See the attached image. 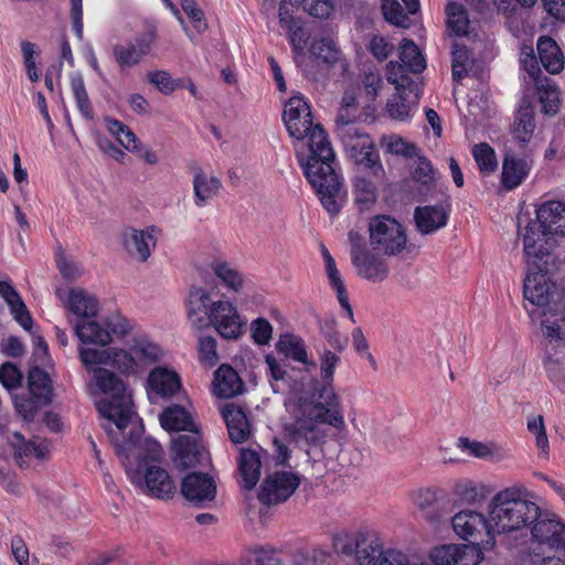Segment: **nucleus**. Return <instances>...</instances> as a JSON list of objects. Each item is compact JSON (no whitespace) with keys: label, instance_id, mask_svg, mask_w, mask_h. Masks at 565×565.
<instances>
[{"label":"nucleus","instance_id":"obj_1","mask_svg":"<svg viewBox=\"0 0 565 565\" xmlns=\"http://www.w3.org/2000/svg\"><path fill=\"white\" fill-rule=\"evenodd\" d=\"M282 121L290 137L308 138L309 154L296 153L307 181L310 183L324 210L335 216L341 211L337 198L342 179L335 171V153L321 124H313L311 108L301 95L291 96L285 104Z\"/></svg>","mask_w":565,"mask_h":565},{"label":"nucleus","instance_id":"obj_2","mask_svg":"<svg viewBox=\"0 0 565 565\" xmlns=\"http://www.w3.org/2000/svg\"><path fill=\"white\" fill-rule=\"evenodd\" d=\"M341 359L326 350L321 355V381H315L312 391L298 398L292 422L284 425V434L289 443L307 454L311 447L320 446L326 434L319 425H328L337 430L345 427L343 406L333 387V376Z\"/></svg>","mask_w":565,"mask_h":565},{"label":"nucleus","instance_id":"obj_3","mask_svg":"<svg viewBox=\"0 0 565 565\" xmlns=\"http://www.w3.org/2000/svg\"><path fill=\"white\" fill-rule=\"evenodd\" d=\"M541 515L540 507L530 499L524 486L508 487L493 495L489 504L490 531L495 535L526 536L529 527Z\"/></svg>","mask_w":565,"mask_h":565},{"label":"nucleus","instance_id":"obj_4","mask_svg":"<svg viewBox=\"0 0 565 565\" xmlns=\"http://www.w3.org/2000/svg\"><path fill=\"white\" fill-rule=\"evenodd\" d=\"M548 265L537 268L527 266V275L523 284L524 298L537 307L529 311L532 318L541 317L543 334L551 342L565 343V306L553 302L555 285L548 276Z\"/></svg>","mask_w":565,"mask_h":565},{"label":"nucleus","instance_id":"obj_5","mask_svg":"<svg viewBox=\"0 0 565 565\" xmlns=\"http://www.w3.org/2000/svg\"><path fill=\"white\" fill-rule=\"evenodd\" d=\"M188 317L196 329L213 326L224 339L236 340L242 334L243 322L231 301H212L202 287H191L186 300Z\"/></svg>","mask_w":565,"mask_h":565},{"label":"nucleus","instance_id":"obj_6","mask_svg":"<svg viewBox=\"0 0 565 565\" xmlns=\"http://www.w3.org/2000/svg\"><path fill=\"white\" fill-rule=\"evenodd\" d=\"M529 530L532 546L527 552L533 563L565 565V524L540 515Z\"/></svg>","mask_w":565,"mask_h":565},{"label":"nucleus","instance_id":"obj_7","mask_svg":"<svg viewBox=\"0 0 565 565\" xmlns=\"http://www.w3.org/2000/svg\"><path fill=\"white\" fill-rule=\"evenodd\" d=\"M96 384L99 390L109 395L97 404L99 414L113 422L119 430H125L134 415L131 396L121 377L107 369L95 371Z\"/></svg>","mask_w":565,"mask_h":565},{"label":"nucleus","instance_id":"obj_8","mask_svg":"<svg viewBox=\"0 0 565 565\" xmlns=\"http://www.w3.org/2000/svg\"><path fill=\"white\" fill-rule=\"evenodd\" d=\"M345 147L349 160L352 162L355 175H365L382 179L385 174L379 150L371 137L360 131L355 125L344 122L338 134Z\"/></svg>","mask_w":565,"mask_h":565},{"label":"nucleus","instance_id":"obj_9","mask_svg":"<svg viewBox=\"0 0 565 565\" xmlns=\"http://www.w3.org/2000/svg\"><path fill=\"white\" fill-rule=\"evenodd\" d=\"M26 390L12 393L15 412L25 420L32 422L38 412L53 401V381L40 366L30 367Z\"/></svg>","mask_w":565,"mask_h":565},{"label":"nucleus","instance_id":"obj_10","mask_svg":"<svg viewBox=\"0 0 565 565\" xmlns=\"http://www.w3.org/2000/svg\"><path fill=\"white\" fill-rule=\"evenodd\" d=\"M335 546L343 555H354L358 565L388 564V550L383 548L381 540L373 532L360 531L354 535H347Z\"/></svg>","mask_w":565,"mask_h":565},{"label":"nucleus","instance_id":"obj_11","mask_svg":"<svg viewBox=\"0 0 565 565\" xmlns=\"http://www.w3.org/2000/svg\"><path fill=\"white\" fill-rule=\"evenodd\" d=\"M348 237L351 245V262L358 275L371 281L384 280L387 275L386 259L373 253L372 247H366L365 238L361 233L350 231Z\"/></svg>","mask_w":565,"mask_h":565},{"label":"nucleus","instance_id":"obj_12","mask_svg":"<svg viewBox=\"0 0 565 565\" xmlns=\"http://www.w3.org/2000/svg\"><path fill=\"white\" fill-rule=\"evenodd\" d=\"M455 533L462 540L470 542L469 545H494V532L490 531L491 519H487L481 512L475 510H462L451 519Z\"/></svg>","mask_w":565,"mask_h":565},{"label":"nucleus","instance_id":"obj_13","mask_svg":"<svg viewBox=\"0 0 565 565\" xmlns=\"http://www.w3.org/2000/svg\"><path fill=\"white\" fill-rule=\"evenodd\" d=\"M522 236L524 257L527 266L537 268L548 265L551 250L554 247V236L541 226L539 221L531 220L523 230H519Z\"/></svg>","mask_w":565,"mask_h":565},{"label":"nucleus","instance_id":"obj_14","mask_svg":"<svg viewBox=\"0 0 565 565\" xmlns=\"http://www.w3.org/2000/svg\"><path fill=\"white\" fill-rule=\"evenodd\" d=\"M157 40V28L149 25L134 39L125 43L115 44L113 47V56L119 70L126 72L139 65L145 57L150 55Z\"/></svg>","mask_w":565,"mask_h":565},{"label":"nucleus","instance_id":"obj_15","mask_svg":"<svg viewBox=\"0 0 565 565\" xmlns=\"http://www.w3.org/2000/svg\"><path fill=\"white\" fill-rule=\"evenodd\" d=\"M106 328L96 321L77 322L75 334L84 344H97L105 347L111 342V337H122L129 333L131 326L129 320L120 313L113 315L105 320Z\"/></svg>","mask_w":565,"mask_h":565},{"label":"nucleus","instance_id":"obj_16","mask_svg":"<svg viewBox=\"0 0 565 565\" xmlns=\"http://www.w3.org/2000/svg\"><path fill=\"white\" fill-rule=\"evenodd\" d=\"M142 470V465H138L135 482L145 487V493L151 498L169 501L177 493V486L169 472L162 467L148 465Z\"/></svg>","mask_w":565,"mask_h":565},{"label":"nucleus","instance_id":"obj_17","mask_svg":"<svg viewBox=\"0 0 565 565\" xmlns=\"http://www.w3.org/2000/svg\"><path fill=\"white\" fill-rule=\"evenodd\" d=\"M394 93L391 95V119L407 121L415 114L419 99L417 83L407 75L391 82Z\"/></svg>","mask_w":565,"mask_h":565},{"label":"nucleus","instance_id":"obj_18","mask_svg":"<svg viewBox=\"0 0 565 565\" xmlns=\"http://www.w3.org/2000/svg\"><path fill=\"white\" fill-rule=\"evenodd\" d=\"M437 180L438 172L431 162L426 157L418 156L411 177L403 180L399 186L407 199L424 200L433 193Z\"/></svg>","mask_w":565,"mask_h":565},{"label":"nucleus","instance_id":"obj_19","mask_svg":"<svg viewBox=\"0 0 565 565\" xmlns=\"http://www.w3.org/2000/svg\"><path fill=\"white\" fill-rule=\"evenodd\" d=\"M300 484V477L291 471H276L263 481L258 500L266 505L287 501Z\"/></svg>","mask_w":565,"mask_h":565},{"label":"nucleus","instance_id":"obj_20","mask_svg":"<svg viewBox=\"0 0 565 565\" xmlns=\"http://www.w3.org/2000/svg\"><path fill=\"white\" fill-rule=\"evenodd\" d=\"M172 452L174 467L180 471L203 466L209 455L199 431L194 435H180L173 439Z\"/></svg>","mask_w":565,"mask_h":565},{"label":"nucleus","instance_id":"obj_21","mask_svg":"<svg viewBox=\"0 0 565 565\" xmlns=\"http://www.w3.org/2000/svg\"><path fill=\"white\" fill-rule=\"evenodd\" d=\"M430 559L434 565H477L481 550L475 545L444 544L433 548Z\"/></svg>","mask_w":565,"mask_h":565},{"label":"nucleus","instance_id":"obj_22","mask_svg":"<svg viewBox=\"0 0 565 565\" xmlns=\"http://www.w3.org/2000/svg\"><path fill=\"white\" fill-rule=\"evenodd\" d=\"M181 493L188 501L203 505L215 499L216 483L207 473L190 472L182 480Z\"/></svg>","mask_w":565,"mask_h":565},{"label":"nucleus","instance_id":"obj_23","mask_svg":"<svg viewBox=\"0 0 565 565\" xmlns=\"http://www.w3.org/2000/svg\"><path fill=\"white\" fill-rule=\"evenodd\" d=\"M154 232V226L147 230H127L122 234V244L127 253L132 258L146 262L151 254V247L156 246L157 238L153 235Z\"/></svg>","mask_w":565,"mask_h":565},{"label":"nucleus","instance_id":"obj_24","mask_svg":"<svg viewBox=\"0 0 565 565\" xmlns=\"http://www.w3.org/2000/svg\"><path fill=\"white\" fill-rule=\"evenodd\" d=\"M536 220L547 233L554 237H565V203L562 201H546L536 210Z\"/></svg>","mask_w":565,"mask_h":565},{"label":"nucleus","instance_id":"obj_25","mask_svg":"<svg viewBox=\"0 0 565 565\" xmlns=\"http://www.w3.org/2000/svg\"><path fill=\"white\" fill-rule=\"evenodd\" d=\"M222 417L226 424L230 440L245 443L250 435V422L241 406L230 404L223 407Z\"/></svg>","mask_w":565,"mask_h":565},{"label":"nucleus","instance_id":"obj_26","mask_svg":"<svg viewBox=\"0 0 565 565\" xmlns=\"http://www.w3.org/2000/svg\"><path fill=\"white\" fill-rule=\"evenodd\" d=\"M416 228L423 235H429L446 226L448 212L441 205L418 206L414 211Z\"/></svg>","mask_w":565,"mask_h":565},{"label":"nucleus","instance_id":"obj_27","mask_svg":"<svg viewBox=\"0 0 565 565\" xmlns=\"http://www.w3.org/2000/svg\"><path fill=\"white\" fill-rule=\"evenodd\" d=\"M275 347L276 351L286 359L306 366H315V362L308 356L307 345L301 337L290 332L281 333Z\"/></svg>","mask_w":565,"mask_h":565},{"label":"nucleus","instance_id":"obj_28","mask_svg":"<svg viewBox=\"0 0 565 565\" xmlns=\"http://www.w3.org/2000/svg\"><path fill=\"white\" fill-rule=\"evenodd\" d=\"M536 49L541 64L550 74H558L564 70L565 57L554 39L547 35L540 36Z\"/></svg>","mask_w":565,"mask_h":565},{"label":"nucleus","instance_id":"obj_29","mask_svg":"<svg viewBox=\"0 0 565 565\" xmlns=\"http://www.w3.org/2000/svg\"><path fill=\"white\" fill-rule=\"evenodd\" d=\"M532 163L526 158H516L512 154H507L501 173V182L504 189L513 190L519 186L524 179L529 175Z\"/></svg>","mask_w":565,"mask_h":565},{"label":"nucleus","instance_id":"obj_30","mask_svg":"<svg viewBox=\"0 0 565 565\" xmlns=\"http://www.w3.org/2000/svg\"><path fill=\"white\" fill-rule=\"evenodd\" d=\"M0 295L10 307L11 313L15 321L24 329L31 330L33 320L31 313L23 302L21 296L10 281H0Z\"/></svg>","mask_w":565,"mask_h":565},{"label":"nucleus","instance_id":"obj_31","mask_svg":"<svg viewBox=\"0 0 565 565\" xmlns=\"http://www.w3.org/2000/svg\"><path fill=\"white\" fill-rule=\"evenodd\" d=\"M244 383L235 369L222 364L214 374V391L220 397L230 398L243 392Z\"/></svg>","mask_w":565,"mask_h":565},{"label":"nucleus","instance_id":"obj_32","mask_svg":"<svg viewBox=\"0 0 565 565\" xmlns=\"http://www.w3.org/2000/svg\"><path fill=\"white\" fill-rule=\"evenodd\" d=\"M148 384L152 392L162 396H173L181 390V379L175 371L166 367H156L148 376Z\"/></svg>","mask_w":565,"mask_h":565},{"label":"nucleus","instance_id":"obj_33","mask_svg":"<svg viewBox=\"0 0 565 565\" xmlns=\"http://www.w3.org/2000/svg\"><path fill=\"white\" fill-rule=\"evenodd\" d=\"M160 424L167 431H199L190 413L178 404L164 408L160 415Z\"/></svg>","mask_w":565,"mask_h":565},{"label":"nucleus","instance_id":"obj_34","mask_svg":"<svg viewBox=\"0 0 565 565\" xmlns=\"http://www.w3.org/2000/svg\"><path fill=\"white\" fill-rule=\"evenodd\" d=\"M370 246L373 253L387 260L388 255V215L379 214L369 220L367 224Z\"/></svg>","mask_w":565,"mask_h":565},{"label":"nucleus","instance_id":"obj_35","mask_svg":"<svg viewBox=\"0 0 565 565\" xmlns=\"http://www.w3.org/2000/svg\"><path fill=\"white\" fill-rule=\"evenodd\" d=\"M366 175H355L352 181L353 202L360 213L370 211L377 201V188Z\"/></svg>","mask_w":565,"mask_h":565},{"label":"nucleus","instance_id":"obj_36","mask_svg":"<svg viewBox=\"0 0 565 565\" xmlns=\"http://www.w3.org/2000/svg\"><path fill=\"white\" fill-rule=\"evenodd\" d=\"M67 307L81 322L92 321L98 312V300L82 289H72L68 295Z\"/></svg>","mask_w":565,"mask_h":565},{"label":"nucleus","instance_id":"obj_37","mask_svg":"<svg viewBox=\"0 0 565 565\" xmlns=\"http://www.w3.org/2000/svg\"><path fill=\"white\" fill-rule=\"evenodd\" d=\"M222 182L214 175H207L201 168H198L193 178L194 203L202 207L213 199L220 191Z\"/></svg>","mask_w":565,"mask_h":565},{"label":"nucleus","instance_id":"obj_38","mask_svg":"<svg viewBox=\"0 0 565 565\" xmlns=\"http://www.w3.org/2000/svg\"><path fill=\"white\" fill-rule=\"evenodd\" d=\"M238 468L243 479V487L246 490H252L260 477L262 462L258 452L253 449H242Z\"/></svg>","mask_w":565,"mask_h":565},{"label":"nucleus","instance_id":"obj_39","mask_svg":"<svg viewBox=\"0 0 565 565\" xmlns=\"http://www.w3.org/2000/svg\"><path fill=\"white\" fill-rule=\"evenodd\" d=\"M18 444L14 446V458L17 463L22 467L25 460L31 458L45 459L50 452V446L46 440L35 443L33 440H25L22 434H14Z\"/></svg>","mask_w":565,"mask_h":565},{"label":"nucleus","instance_id":"obj_40","mask_svg":"<svg viewBox=\"0 0 565 565\" xmlns=\"http://www.w3.org/2000/svg\"><path fill=\"white\" fill-rule=\"evenodd\" d=\"M211 268L221 281V284L234 292L242 290L244 286V275L231 263L216 259L211 264Z\"/></svg>","mask_w":565,"mask_h":565},{"label":"nucleus","instance_id":"obj_41","mask_svg":"<svg viewBox=\"0 0 565 565\" xmlns=\"http://www.w3.org/2000/svg\"><path fill=\"white\" fill-rule=\"evenodd\" d=\"M534 85L542 111L546 115H555L558 111L561 102L558 87L548 77L537 81Z\"/></svg>","mask_w":565,"mask_h":565},{"label":"nucleus","instance_id":"obj_42","mask_svg":"<svg viewBox=\"0 0 565 565\" xmlns=\"http://www.w3.org/2000/svg\"><path fill=\"white\" fill-rule=\"evenodd\" d=\"M70 87L81 115L86 120L94 118V109L85 87L83 75L79 72L70 74Z\"/></svg>","mask_w":565,"mask_h":565},{"label":"nucleus","instance_id":"obj_43","mask_svg":"<svg viewBox=\"0 0 565 565\" xmlns=\"http://www.w3.org/2000/svg\"><path fill=\"white\" fill-rule=\"evenodd\" d=\"M399 66L413 73H420L426 67V61L418 46L412 40H403L398 49Z\"/></svg>","mask_w":565,"mask_h":565},{"label":"nucleus","instance_id":"obj_44","mask_svg":"<svg viewBox=\"0 0 565 565\" xmlns=\"http://www.w3.org/2000/svg\"><path fill=\"white\" fill-rule=\"evenodd\" d=\"M105 124L108 132L113 135L116 140L128 151H137L140 147V141L134 131L122 121L106 117Z\"/></svg>","mask_w":565,"mask_h":565},{"label":"nucleus","instance_id":"obj_45","mask_svg":"<svg viewBox=\"0 0 565 565\" xmlns=\"http://www.w3.org/2000/svg\"><path fill=\"white\" fill-rule=\"evenodd\" d=\"M535 129L534 115L530 106L521 108L514 121L512 130L513 139L516 140L521 147H524L531 139Z\"/></svg>","mask_w":565,"mask_h":565},{"label":"nucleus","instance_id":"obj_46","mask_svg":"<svg viewBox=\"0 0 565 565\" xmlns=\"http://www.w3.org/2000/svg\"><path fill=\"white\" fill-rule=\"evenodd\" d=\"M391 0V24L408 29L412 24L409 15L416 14L419 10V0Z\"/></svg>","mask_w":565,"mask_h":565},{"label":"nucleus","instance_id":"obj_47","mask_svg":"<svg viewBox=\"0 0 565 565\" xmlns=\"http://www.w3.org/2000/svg\"><path fill=\"white\" fill-rule=\"evenodd\" d=\"M418 252V246L408 242L402 224L391 218V255L403 254L413 258Z\"/></svg>","mask_w":565,"mask_h":565},{"label":"nucleus","instance_id":"obj_48","mask_svg":"<svg viewBox=\"0 0 565 565\" xmlns=\"http://www.w3.org/2000/svg\"><path fill=\"white\" fill-rule=\"evenodd\" d=\"M414 504L422 512L423 516L435 522L438 518L436 502L437 491L433 488H425L415 491L412 495Z\"/></svg>","mask_w":565,"mask_h":565},{"label":"nucleus","instance_id":"obj_49","mask_svg":"<svg viewBox=\"0 0 565 565\" xmlns=\"http://www.w3.org/2000/svg\"><path fill=\"white\" fill-rule=\"evenodd\" d=\"M446 13L448 30L457 36L466 35L469 28V18L463 6L455 2L449 3Z\"/></svg>","mask_w":565,"mask_h":565},{"label":"nucleus","instance_id":"obj_50","mask_svg":"<svg viewBox=\"0 0 565 565\" xmlns=\"http://www.w3.org/2000/svg\"><path fill=\"white\" fill-rule=\"evenodd\" d=\"M526 427L527 430L535 436V445L539 449V457L547 460L550 456V443L543 416L536 415L529 417Z\"/></svg>","mask_w":565,"mask_h":565},{"label":"nucleus","instance_id":"obj_51","mask_svg":"<svg viewBox=\"0 0 565 565\" xmlns=\"http://www.w3.org/2000/svg\"><path fill=\"white\" fill-rule=\"evenodd\" d=\"M472 156L483 175L493 173L498 168V160L494 150L484 142L475 145Z\"/></svg>","mask_w":565,"mask_h":565},{"label":"nucleus","instance_id":"obj_52","mask_svg":"<svg viewBox=\"0 0 565 565\" xmlns=\"http://www.w3.org/2000/svg\"><path fill=\"white\" fill-rule=\"evenodd\" d=\"M309 51L312 56L329 65H333L339 60L340 52L337 49L334 41L329 38L313 40L310 44Z\"/></svg>","mask_w":565,"mask_h":565},{"label":"nucleus","instance_id":"obj_53","mask_svg":"<svg viewBox=\"0 0 565 565\" xmlns=\"http://www.w3.org/2000/svg\"><path fill=\"white\" fill-rule=\"evenodd\" d=\"M244 565H282L278 557V551L269 546H255L249 550V554Z\"/></svg>","mask_w":565,"mask_h":565},{"label":"nucleus","instance_id":"obj_54","mask_svg":"<svg viewBox=\"0 0 565 565\" xmlns=\"http://www.w3.org/2000/svg\"><path fill=\"white\" fill-rule=\"evenodd\" d=\"M291 51L295 55H302L310 40V32L300 20L287 30Z\"/></svg>","mask_w":565,"mask_h":565},{"label":"nucleus","instance_id":"obj_55","mask_svg":"<svg viewBox=\"0 0 565 565\" xmlns=\"http://www.w3.org/2000/svg\"><path fill=\"white\" fill-rule=\"evenodd\" d=\"M23 374L20 369L12 362H4L0 366V383L7 390L18 392L21 390Z\"/></svg>","mask_w":565,"mask_h":565},{"label":"nucleus","instance_id":"obj_56","mask_svg":"<svg viewBox=\"0 0 565 565\" xmlns=\"http://www.w3.org/2000/svg\"><path fill=\"white\" fill-rule=\"evenodd\" d=\"M216 340L211 335L201 337L198 343V353L200 362L206 367H213L218 362L216 351Z\"/></svg>","mask_w":565,"mask_h":565},{"label":"nucleus","instance_id":"obj_57","mask_svg":"<svg viewBox=\"0 0 565 565\" xmlns=\"http://www.w3.org/2000/svg\"><path fill=\"white\" fill-rule=\"evenodd\" d=\"M135 361L141 363H154L159 359L158 345L145 340H135L130 345Z\"/></svg>","mask_w":565,"mask_h":565},{"label":"nucleus","instance_id":"obj_58","mask_svg":"<svg viewBox=\"0 0 565 565\" xmlns=\"http://www.w3.org/2000/svg\"><path fill=\"white\" fill-rule=\"evenodd\" d=\"M111 364L117 367L120 372L130 374L137 369V362L135 361L131 349H110V361Z\"/></svg>","mask_w":565,"mask_h":565},{"label":"nucleus","instance_id":"obj_59","mask_svg":"<svg viewBox=\"0 0 565 565\" xmlns=\"http://www.w3.org/2000/svg\"><path fill=\"white\" fill-rule=\"evenodd\" d=\"M147 77L149 83L164 95L173 93L179 87L178 82L174 81L167 71H151L148 73Z\"/></svg>","mask_w":565,"mask_h":565},{"label":"nucleus","instance_id":"obj_60","mask_svg":"<svg viewBox=\"0 0 565 565\" xmlns=\"http://www.w3.org/2000/svg\"><path fill=\"white\" fill-rule=\"evenodd\" d=\"M455 495L465 503H475L481 499L480 489L471 480H460L454 487Z\"/></svg>","mask_w":565,"mask_h":565},{"label":"nucleus","instance_id":"obj_61","mask_svg":"<svg viewBox=\"0 0 565 565\" xmlns=\"http://www.w3.org/2000/svg\"><path fill=\"white\" fill-rule=\"evenodd\" d=\"M252 339L258 345H266L269 343L273 335V326L265 318H257L250 323Z\"/></svg>","mask_w":565,"mask_h":565},{"label":"nucleus","instance_id":"obj_62","mask_svg":"<svg viewBox=\"0 0 565 565\" xmlns=\"http://www.w3.org/2000/svg\"><path fill=\"white\" fill-rule=\"evenodd\" d=\"M21 51L24 60V67L29 79L35 83L40 78V73L36 68V62L34 55L36 54V46L34 43L29 41L21 42Z\"/></svg>","mask_w":565,"mask_h":565},{"label":"nucleus","instance_id":"obj_63","mask_svg":"<svg viewBox=\"0 0 565 565\" xmlns=\"http://www.w3.org/2000/svg\"><path fill=\"white\" fill-rule=\"evenodd\" d=\"M79 358L82 363L86 366L106 365L110 361V349L99 350L90 348H81Z\"/></svg>","mask_w":565,"mask_h":565},{"label":"nucleus","instance_id":"obj_64","mask_svg":"<svg viewBox=\"0 0 565 565\" xmlns=\"http://www.w3.org/2000/svg\"><path fill=\"white\" fill-rule=\"evenodd\" d=\"M299 6L308 14L319 19L328 18L333 9L329 0H299Z\"/></svg>","mask_w":565,"mask_h":565}]
</instances>
